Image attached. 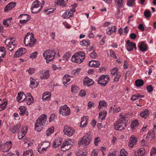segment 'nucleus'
Segmentation results:
<instances>
[{
  "mask_svg": "<svg viewBox=\"0 0 156 156\" xmlns=\"http://www.w3.org/2000/svg\"><path fill=\"white\" fill-rule=\"evenodd\" d=\"M48 122L47 116L45 114L40 116L35 123V129L37 131L39 132L43 129V126H45Z\"/></svg>",
  "mask_w": 156,
  "mask_h": 156,
  "instance_id": "f257e3e1",
  "label": "nucleus"
},
{
  "mask_svg": "<svg viewBox=\"0 0 156 156\" xmlns=\"http://www.w3.org/2000/svg\"><path fill=\"white\" fill-rule=\"evenodd\" d=\"M85 58V54L83 51H79L73 55L71 58L72 61L75 63H81Z\"/></svg>",
  "mask_w": 156,
  "mask_h": 156,
  "instance_id": "f03ea898",
  "label": "nucleus"
},
{
  "mask_svg": "<svg viewBox=\"0 0 156 156\" xmlns=\"http://www.w3.org/2000/svg\"><path fill=\"white\" fill-rule=\"evenodd\" d=\"M24 41L26 46L31 47L35 44L36 40L34 38L33 33H28L24 38Z\"/></svg>",
  "mask_w": 156,
  "mask_h": 156,
  "instance_id": "7ed1b4c3",
  "label": "nucleus"
},
{
  "mask_svg": "<svg viewBox=\"0 0 156 156\" xmlns=\"http://www.w3.org/2000/svg\"><path fill=\"white\" fill-rule=\"evenodd\" d=\"M56 52L53 50L48 49L44 51L43 54L44 58L47 63L52 61L55 58Z\"/></svg>",
  "mask_w": 156,
  "mask_h": 156,
  "instance_id": "20e7f679",
  "label": "nucleus"
},
{
  "mask_svg": "<svg viewBox=\"0 0 156 156\" xmlns=\"http://www.w3.org/2000/svg\"><path fill=\"white\" fill-rule=\"evenodd\" d=\"M92 138V135L90 133L88 132L80 140V144L84 145V146H87L90 144Z\"/></svg>",
  "mask_w": 156,
  "mask_h": 156,
  "instance_id": "39448f33",
  "label": "nucleus"
},
{
  "mask_svg": "<svg viewBox=\"0 0 156 156\" xmlns=\"http://www.w3.org/2000/svg\"><path fill=\"white\" fill-rule=\"evenodd\" d=\"M110 80L109 75H102L100 76L97 80L98 83L103 87H105L108 81Z\"/></svg>",
  "mask_w": 156,
  "mask_h": 156,
  "instance_id": "423d86ee",
  "label": "nucleus"
},
{
  "mask_svg": "<svg viewBox=\"0 0 156 156\" xmlns=\"http://www.w3.org/2000/svg\"><path fill=\"white\" fill-rule=\"evenodd\" d=\"M59 113L63 116H67L70 114V108L66 105L61 107L59 109Z\"/></svg>",
  "mask_w": 156,
  "mask_h": 156,
  "instance_id": "0eeeda50",
  "label": "nucleus"
},
{
  "mask_svg": "<svg viewBox=\"0 0 156 156\" xmlns=\"http://www.w3.org/2000/svg\"><path fill=\"white\" fill-rule=\"evenodd\" d=\"M115 129L119 130L125 129L126 127V123H123L122 121L118 120L114 124Z\"/></svg>",
  "mask_w": 156,
  "mask_h": 156,
  "instance_id": "6e6552de",
  "label": "nucleus"
},
{
  "mask_svg": "<svg viewBox=\"0 0 156 156\" xmlns=\"http://www.w3.org/2000/svg\"><path fill=\"white\" fill-rule=\"evenodd\" d=\"M63 131L65 135L70 137L72 136L74 134L75 132V130L72 127L66 125L64 127Z\"/></svg>",
  "mask_w": 156,
  "mask_h": 156,
  "instance_id": "1a4fd4ad",
  "label": "nucleus"
},
{
  "mask_svg": "<svg viewBox=\"0 0 156 156\" xmlns=\"http://www.w3.org/2000/svg\"><path fill=\"white\" fill-rule=\"evenodd\" d=\"M73 143L70 140L65 141L61 146V150L63 151H66L69 150L71 148Z\"/></svg>",
  "mask_w": 156,
  "mask_h": 156,
  "instance_id": "9d476101",
  "label": "nucleus"
},
{
  "mask_svg": "<svg viewBox=\"0 0 156 156\" xmlns=\"http://www.w3.org/2000/svg\"><path fill=\"white\" fill-rule=\"evenodd\" d=\"M41 4V2L38 0H36L34 1L32 3L31 8L32 13H36L40 12L42 9L41 7L38 10H35V9L38 8L40 6Z\"/></svg>",
  "mask_w": 156,
  "mask_h": 156,
  "instance_id": "9b49d317",
  "label": "nucleus"
},
{
  "mask_svg": "<svg viewBox=\"0 0 156 156\" xmlns=\"http://www.w3.org/2000/svg\"><path fill=\"white\" fill-rule=\"evenodd\" d=\"M39 76L41 79H47L50 76L48 70L43 69L40 71Z\"/></svg>",
  "mask_w": 156,
  "mask_h": 156,
  "instance_id": "f8f14e48",
  "label": "nucleus"
},
{
  "mask_svg": "<svg viewBox=\"0 0 156 156\" xmlns=\"http://www.w3.org/2000/svg\"><path fill=\"white\" fill-rule=\"evenodd\" d=\"M126 47L127 50L129 51H133V48L136 50V44L133 42H130L129 40L126 41Z\"/></svg>",
  "mask_w": 156,
  "mask_h": 156,
  "instance_id": "ddd939ff",
  "label": "nucleus"
},
{
  "mask_svg": "<svg viewBox=\"0 0 156 156\" xmlns=\"http://www.w3.org/2000/svg\"><path fill=\"white\" fill-rule=\"evenodd\" d=\"M83 85L85 86L89 87L93 85L94 83V82L92 79L87 76L83 79Z\"/></svg>",
  "mask_w": 156,
  "mask_h": 156,
  "instance_id": "4468645a",
  "label": "nucleus"
},
{
  "mask_svg": "<svg viewBox=\"0 0 156 156\" xmlns=\"http://www.w3.org/2000/svg\"><path fill=\"white\" fill-rule=\"evenodd\" d=\"M12 142L11 140L8 141L3 144V151L7 152L9 151L12 147Z\"/></svg>",
  "mask_w": 156,
  "mask_h": 156,
  "instance_id": "2eb2a0df",
  "label": "nucleus"
},
{
  "mask_svg": "<svg viewBox=\"0 0 156 156\" xmlns=\"http://www.w3.org/2000/svg\"><path fill=\"white\" fill-rule=\"evenodd\" d=\"M26 50L25 48H19L14 55V57H19L23 55L26 52Z\"/></svg>",
  "mask_w": 156,
  "mask_h": 156,
  "instance_id": "dca6fc26",
  "label": "nucleus"
},
{
  "mask_svg": "<svg viewBox=\"0 0 156 156\" xmlns=\"http://www.w3.org/2000/svg\"><path fill=\"white\" fill-rule=\"evenodd\" d=\"M139 49L141 51L144 52L147 50L148 48L147 44L144 41L140 42L138 45Z\"/></svg>",
  "mask_w": 156,
  "mask_h": 156,
  "instance_id": "f3484780",
  "label": "nucleus"
},
{
  "mask_svg": "<svg viewBox=\"0 0 156 156\" xmlns=\"http://www.w3.org/2000/svg\"><path fill=\"white\" fill-rule=\"evenodd\" d=\"M137 140V139L133 135H132L129 143V147H133L134 145L136 144Z\"/></svg>",
  "mask_w": 156,
  "mask_h": 156,
  "instance_id": "a211bd4d",
  "label": "nucleus"
},
{
  "mask_svg": "<svg viewBox=\"0 0 156 156\" xmlns=\"http://www.w3.org/2000/svg\"><path fill=\"white\" fill-rule=\"evenodd\" d=\"M68 2V0H56L55 3L57 5L63 8L66 6Z\"/></svg>",
  "mask_w": 156,
  "mask_h": 156,
  "instance_id": "6ab92c4d",
  "label": "nucleus"
},
{
  "mask_svg": "<svg viewBox=\"0 0 156 156\" xmlns=\"http://www.w3.org/2000/svg\"><path fill=\"white\" fill-rule=\"evenodd\" d=\"M30 87L32 88L36 87H37L39 82L38 81L35 79H33L32 77L30 78Z\"/></svg>",
  "mask_w": 156,
  "mask_h": 156,
  "instance_id": "aec40b11",
  "label": "nucleus"
},
{
  "mask_svg": "<svg viewBox=\"0 0 156 156\" xmlns=\"http://www.w3.org/2000/svg\"><path fill=\"white\" fill-rule=\"evenodd\" d=\"M107 34L109 35H111L114 34L116 32V28L115 26H111L108 28L107 29Z\"/></svg>",
  "mask_w": 156,
  "mask_h": 156,
  "instance_id": "412c9836",
  "label": "nucleus"
},
{
  "mask_svg": "<svg viewBox=\"0 0 156 156\" xmlns=\"http://www.w3.org/2000/svg\"><path fill=\"white\" fill-rule=\"evenodd\" d=\"M26 97V95L23 92H21L18 93L16 99L18 101L21 102L23 101H22V100Z\"/></svg>",
  "mask_w": 156,
  "mask_h": 156,
  "instance_id": "4be33fe9",
  "label": "nucleus"
},
{
  "mask_svg": "<svg viewBox=\"0 0 156 156\" xmlns=\"http://www.w3.org/2000/svg\"><path fill=\"white\" fill-rule=\"evenodd\" d=\"M16 5V2H11L7 4L4 9V11L6 12L9 10H11Z\"/></svg>",
  "mask_w": 156,
  "mask_h": 156,
  "instance_id": "5701e85b",
  "label": "nucleus"
},
{
  "mask_svg": "<svg viewBox=\"0 0 156 156\" xmlns=\"http://www.w3.org/2000/svg\"><path fill=\"white\" fill-rule=\"evenodd\" d=\"M22 101L25 102V103L28 105H30L33 103L34 102V99L32 96H30V97L24 98Z\"/></svg>",
  "mask_w": 156,
  "mask_h": 156,
  "instance_id": "b1692460",
  "label": "nucleus"
},
{
  "mask_svg": "<svg viewBox=\"0 0 156 156\" xmlns=\"http://www.w3.org/2000/svg\"><path fill=\"white\" fill-rule=\"evenodd\" d=\"M100 64V63L99 62L94 60L90 61L89 62V66L92 67L98 68L99 67Z\"/></svg>",
  "mask_w": 156,
  "mask_h": 156,
  "instance_id": "393cba45",
  "label": "nucleus"
},
{
  "mask_svg": "<svg viewBox=\"0 0 156 156\" xmlns=\"http://www.w3.org/2000/svg\"><path fill=\"white\" fill-rule=\"evenodd\" d=\"M88 117L87 116H83L81 119L80 126L81 127H84L87 124V121L88 120Z\"/></svg>",
  "mask_w": 156,
  "mask_h": 156,
  "instance_id": "a878e982",
  "label": "nucleus"
},
{
  "mask_svg": "<svg viewBox=\"0 0 156 156\" xmlns=\"http://www.w3.org/2000/svg\"><path fill=\"white\" fill-rule=\"evenodd\" d=\"M45 144H47V146L46 147H43L42 149H41V147H39L38 148V151L40 153L42 154L44 152V151H46L47 149L50 145L49 143L48 142L44 143L43 144H42V145H44Z\"/></svg>",
  "mask_w": 156,
  "mask_h": 156,
  "instance_id": "bb28decb",
  "label": "nucleus"
},
{
  "mask_svg": "<svg viewBox=\"0 0 156 156\" xmlns=\"http://www.w3.org/2000/svg\"><path fill=\"white\" fill-rule=\"evenodd\" d=\"M154 130L148 131L147 136L146 137V139L149 140H151L154 138Z\"/></svg>",
  "mask_w": 156,
  "mask_h": 156,
  "instance_id": "cd10ccee",
  "label": "nucleus"
},
{
  "mask_svg": "<svg viewBox=\"0 0 156 156\" xmlns=\"http://www.w3.org/2000/svg\"><path fill=\"white\" fill-rule=\"evenodd\" d=\"M25 16L26 17H27V19H23L22 20H20V23L21 24L25 23L27 22H28L31 18L30 16L27 14H21L19 17V18L21 17V16Z\"/></svg>",
  "mask_w": 156,
  "mask_h": 156,
  "instance_id": "c85d7f7f",
  "label": "nucleus"
},
{
  "mask_svg": "<svg viewBox=\"0 0 156 156\" xmlns=\"http://www.w3.org/2000/svg\"><path fill=\"white\" fill-rule=\"evenodd\" d=\"M16 46V44H13V42H9V45H6L7 48L9 50L11 51L13 50Z\"/></svg>",
  "mask_w": 156,
  "mask_h": 156,
  "instance_id": "c756f323",
  "label": "nucleus"
},
{
  "mask_svg": "<svg viewBox=\"0 0 156 156\" xmlns=\"http://www.w3.org/2000/svg\"><path fill=\"white\" fill-rule=\"evenodd\" d=\"M20 127V124L19 123L14 126L12 128L10 129V131L12 133H15L18 131Z\"/></svg>",
  "mask_w": 156,
  "mask_h": 156,
  "instance_id": "7c9ffc66",
  "label": "nucleus"
},
{
  "mask_svg": "<svg viewBox=\"0 0 156 156\" xmlns=\"http://www.w3.org/2000/svg\"><path fill=\"white\" fill-rule=\"evenodd\" d=\"M25 130H24V129L21 131L20 132L18 133V138L19 140H21L25 136L27 133V128H26Z\"/></svg>",
  "mask_w": 156,
  "mask_h": 156,
  "instance_id": "2f4dec72",
  "label": "nucleus"
},
{
  "mask_svg": "<svg viewBox=\"0 0 156 156\" xmlns=\"http://www.w3.org/2000/svg\"><path fill=\"white\" fill-rule=\"evenodd\" d=\"M149 111L147 109H145L140 113V116L142 118L146 119L149 115Z\"/></svg>",
  "mask_w": 156,
  "mask_h": 156,
  "instance_id": "473e14b6",
  "label": "nucleus"
},
{
  "mask_svg": "<svg viewBox=\"0 0 156 156\" xmlns=\"http://www.w3.org/2000/svg\"><path fill=\"white\" fill-rule=\"evenodd\" d=\"M62 143V141L61 140H60L59 139L56 140L53 142L52 145L53 147L56 148L60 145Z\"/></svg>",
  "mask_w": 156,
  "mask_h": 156,
  "instance_id": "72a5a7b5",
  "label": "nucleus"
},
{
  "mask_svg": "<svg viewBox=\"0 0 156 156\" xmlns=\"http://www.w3.org/2000/svg\"><path fill=\"white\" fill-rule=\"evenodd\" d=\"M80 44L82 46H88L90 45V42L88 40H83L80 42Z\"/></svg>",
  "mask_w": 156,
  "mask_h": 156,
  "instance_id": "f704fd0d",
  "label": "nucleus"
},
{
  "mask_svg": "<svg viewBox=\"0 0 156 156\" xmlns=\"http://www.w3.org/2000/svg\"><path fill=\"white\" fill-rule=\"evenodd\" d=\"M123 0H115L116 6L119 8L122 7L123 5Z\"/></svg>",
  "mask_w": 156,
  "mask_h": 156,
  "instance_id": "c9c22d12",
  "label": "nucleus"
},
{
  "mask_svg": "<svg viewBox=\"0 0 156 156\" xmlns=\"http://www.w3.org/2000/svg\"><path fill=\"white\" fill-rule=\"evenodd\" d=\"M50 94H47V92L44 93L42 95V99L44 101H48L50 99Z\"/></svg>",
  "mask_w": 156,
  "mask_h": 156,
  "instance_id": "e433bc0d",
  "label": "nucleus"
},
{
  "mask_svg": "<svg viewBox=\"0 0 156 156\" xmlns=\"http://www.w3.org/2000/svg\"><path fill=\"white\" fill-rule=\"evenodd\" d=\"M135 84L137 87H140L144 85V82L142 80L138 79L135 81Z\"/></svg>",
  "mask_w": 156,
  "mask_h": 156,
  "instance_id": "4c0bfd02",
  "label": "nucleus"
},
{
  "mask_svg": "<svg viewBox=\"0 0 156 156\" xmlns=\"http://www.w3.org/2000/svg\"><path fill=\"white\" fill-rule=\"evenodd\" d=\"M23 156H34V154L32 151L31 150H30L24 152Z\"/></svg>",
  "mask_w": 156,
  "mask_h": 156,
  "instance_id": "58836bf2",
  "label": "nucleus"
},
{
  "mask_svg": "<svg viewBox=\"0 0 156 156\" xmlns=\"http://www.w3.org/2000/svg\"><path fill=\"white\" fill-rule=\"evenodd\" d=\"M138 156H143L145 154V150L144 148H140L137 151Z\"/></svg>",
  "mask_w": 156,
  "mask_h": 156,
  "instance_id": "ea45409f",
  "label": "nucleus"
},
{
  "mask_svg": "<svg viewBox=\"0 0 156 156\" xmlns=\"http://www.w3.org/2000/svg\"><path fill=\"white\" fill-rule=\"evenodd\" d=\"M139 125L138 121L136 120H135L131 122V128L132 129H134L135 127L138 126Z\"/></svg>",
  "mask_w": 156,
  "mask_h": 156,
  "instance_id": "a19ab883",
  "label": "nucleus"
},
{
  "mask_svg": "<svg viewBox=\"0 0 156 156\" xmlns=\"http://www.w3.org/2000/svg\"><path fill=\"white\" fill-rule=\"evenodd\" d=\"M144 97V96L143 95H140L139 94H134L132 95L131 99L133 101H135L139 98H143Z\"/></svg>",
  "mask_w": 156,
  "mask_h": 156,
  "instance_id": "79ce46f5",
  "label": "nucleus"
},
{
  "mask_svg": "<svg viewBox=\"0 0 156 156\" xmlns=\"http://www.w3.org/2000/svg\"><path fill=\"white\" fill-rule=\"evenodd\" d=\"M5 55V48L3 47H0V57L4 58Z\"/></svg>",
  "mask_w": 156,
  "mask_h": 156,
  "instance_id": "37998d69",
  "label": "nucleus"
},
{
  "mask_svg": "<svg viewBox=\"0 0 156 156\" xmlns=\"http://www.w3.org/2000/svg\"><path fill=\"white\" fill-rule=\"evenodd\" d=\"M20 110V115L23 116L25 114L26 108L24 106H21L19 108Z\"/></svg>",
  "mask_w": 156,
  "mask_h": 156,
  "instance_id": "c03bdc74",
  "label": "nucleus"
},
{
  "mask_svg": "<svg viewBox=\"0 0 156 156\" xmlns=\"http://www.w3.org/2000/svg\"><path fill=\"white\" fill-rule=\"evenodd\" d=\"M54 129V128L53 126L48 129L46 131V133L47 136H49L50 134L53 133Z\"/></svg>",
  "mask_w": 156,
  "mask_h": 156,
  "instance_id": "a18cd8bd",
  "label": "nucleus"
},
{
  "mask_svg": "<svg viewBox=\"0 0 156 156\" xmlns=\"http://www.w3.org/2000/svg\"><path fill=\"white\" fill-rule=\"evenodd\" d=\"M7 102L6 101H4L3 103L0 104V111L4 110L6 108Z\"/></svg>",
  "mask_w": 156,
  "mask_h": 156,
  "instance_id": "49530a36",
  "label": "nucleus"
},
{
  "mask_svg": "<svg viewBox=\"0 0 156 156\" xmlns=\"http://www.w3.org/2000/svg\"><path fill=\"white\" fill-rule=\"evenodd\" d=\"M107 106V104L106 102L104 101H101L99 103L98 108L100 110L102 107Z\"/></svg>",
  "mask_w": 156,
  "mask_h": 156,
  "instance_id": "de8ad7c7",
  "label": "nucleus"
},
{
  "mask_svg": "<svg viewBox=\"0 0 156 156\" xmlns=\"http://www.w3.org/2000/svg\"><path fill=\"white\" fill-rule=\"evenodd\" d=\"M119 73L118 72V69L117 68L115 67L112 68L111 70V75L112 76H113L115 75H117L118 73Z\"/></svg>",
  "mask_w": 156,
  "mask_h": 156,
  "instance_id": "09e8293b",
  "label": "nucleus"
},
{
  "mask_svg": "<svg viewBox=\"0 0 156 156\" xmlns=\"http://www.w3.org/2000/svg\"><path fill=\"white\" fill-rule=\"evenodd\" d=\"M144 15L146 18H149L151 16V12L149 10L146 9L144 11Z\"/></svg>",
  "mask_w": 156,
  "mask_h": 156,
  "instance_id": "8fccbe9b",
  "label": "nucleus"
},
{
  "mask_svg": "<svg viewBox=\"0 0 156 156\" xmlns=\"http://www.w3.org/2000/svg\"><path fill=\"white\" fill-rule=\"evenodd\" d=\"M71 56V53L69 52L66 53L63 56V59L64 60L68 61Z\"/></svg>",
  "mask_w": 156,
  "mask_h": 156,
  "instance_id": "3c124183",
  "label": "nucleus"
},
{
  "mask_svg": "<svg viewBox=\"0 0 156 156\" xmlns=\"http://www.w3.org/2000/svg\"><path fill=\"white\" fill-rule=\"evenodd\" d=\"M79 90V88L76 86L73 85L71 86V91L74 93H77Z\"/></svg>",
  "mask_w": 156,
  "mask_h": 156,
  "instance_id": "603ef678",
  "label": "nucleus"
},
{
  "mask_svg": "<svg viewBox=\"0 0 156 156\" xmlns=\"http://www.w3.org/2000/svg\"><path fill=\"white\" fill-rule=\"evenodd\" d=\"M127 152L125 151V149H122L120 150L119 156H127Z\"/></svg>",
  "mask_w": 156,
  "mask_h": 156,
  "instance_id": "864d4df0",
  "label": "nucleus"
},
{
  "mask_svg": "<svg viewBox=\"0 0 156 156\" xmlns=\"http://www.w3.org/2000/svg\"><path fill=\"white\" fill-rule=\"evenodd\" d=\"M135 0H127V5L129 6H132L135 3Z\"/></svg>",
  "mask_w": 156,
  "mask_h": 156,
  "instance_id": "5fc2aeb1",
  "label": "nucleus"
},
{
  "mask_svg": "<svg viewBox=\"0 0 156 156\" xmlns=\"http://www.w3.org/2000/svg\"><path fill=\"white\" fill-rule=\"evenodd\" d=\"M121 76V74L120 73H118L116 75L115 77L114 78V81L115 82H118Z\"/></svg>",
  "mask_w": 156,
  "mask_h": 156,
  "instance_id": "6e6d98bb",
  "label": "nucleus"
},
{
  "mask_svg": "<svg viewBox=\"0 0 156 156\" xmlns=\"http://www.w3.org/2000/svg\"><path fill=\"white\" fill-rule=\"evenodd\" d=\"M38 54L37 51H35L32 53L30 55V58L34 59L35 58Z\"/></svg>",
  "mask_w": 156,
  "mask_h": 156,
  "instance_id": "4d7b16f0",
  "label": "nucleus"
},
{
  "mask_svg": "<svg viewBox=\"0 0 156 156\" xmlns=\"http://www.w3.org/2000/svg\"><path fill=\"white\" fill-rule=\"evenodd\" d=\"M63 79L64 80H66L67 82H69L70 80L69 76V75L68 74L65 75L63 77Z\"/></svg>",
  "mask_w": 156,
  "mask_h": 156,
  "instance_id": "13d9d810",
  "label": "nucleus"
},
{
  "mask_svg": "<svg viewBox=\"0 0 156 156\" xmlns=\"http://www.w3.org/2000/svg\"><path fill=\"white\" fill-rule=\"evenodd\" d=\"M156 154V148L153 147L151 151L150 154L151 156H154Z\"/></svg>",
  "mask_w": 156,
  "mask_h": 156,
  "instance_id": "bf43d9fd",
  "label": "nucleus"
},
{
  "mask_svg": "<svg viewBox=\"0 0 156 156\" xmlns=\"http://www.w3.org/2000/svg\"><path fill=\"white\" fill-rule=\"evenodd\" d=\"M90 56L91 58L94 59L97 57V54L94 51L90 53Z\"/></svg>",
  "mask_w": 156,
  "mask_h": 156,
  "instance_id": "052dcab7",
  "label": "nucleus"
},
{
  "mask_svg": "<svg viewBox=\"0 0 156 156\" xmlns=\"http://www.w3.org/2000/svg\"><path fill=\"white\" fill-rule=\"evenodd\" d=\"M110 56H111L112 57L115 58H117V57L115 54V52L114 51H113L112 50H110Z\"/></svg>",
  "mask_w": 156,
  "mask_h": 156,
  "instance_id": "680f3d73",
  "label": "nucleus"
},
{
  "mask_svg": "<svg viewBox=\"0 0 156 156\" xmlns=\"http://www.w3.org/2000/svg\"><path fill=\"white\" fill-rule=\"evenodd\" d=\"M77 156H85L86 155L82 151H80L76 153Z\"/></svg>",
  "mask_w": 156,
  "mask_h": 156,
  "instance_id": "e2e57ef3",
  "label": "nucleus"
},
{
  "mask_svg": "<svg viewBox=\"0 0 156 156\" xmlns=\"http://www.w3.org/2000/svg\"><path fill=\"white\" fill-rule=\"evenodd\" d=\"M147 90L148 92H151L153 90L152 86L151 85L148 86L147 87Z\"/></svg>",
  "mask_w": 156,
  "mask_h": 156,
  "instance_id": "0e129e2a",
  "label": "nucleus"
},
{
  "mask_svg": "<svg viewBox=\"0 0 156 156\" xmlns=\"http://www.w3.org/2000/svg\"><path fill=\"white\" fill-rule=\"evenodd\" d=\"M35 71V69L34 68H30L28 70H27L28 72L30 74L34 73Z\"/></svg>",
  "mask_w": 156,
  "mask_h": 156,
  "instance_id": "69168bd1",
  "label": "nucleus"
},
{
  "mask_svg": "<svg viewBox=\"0 0 156 156\" xmlns=\"http://www.w3.org/2000/svg\"><path fill=\"white\" fill-rule=\"evenodd\" d=\"M101 113L103 115V116L101 118V119L102 120L105 119V117L107 115V112L105 110L103 112H101Z\"/></svg>",
  "mask_w": 156,
  "mask_h": 156,
  "instance_id": "338daca9",
  "label": "nucleus"
},
{
  "mask_svg": "<svg viewBox=\"0 0 156 156\" xmlns=\"http://www.w3.org/2000/svg\"><path fill=\"white\" fill-rule=\"evenodd\" d=\"M80 69H78L73 70L72 73L73 74L76 75V74H78L80 72Z\"/></svg>",
  "mask_w": 156,
  "mask_h": 156,
  "instance_id": "774afa93",
  "label": "nucleus"
}]
</instances>
